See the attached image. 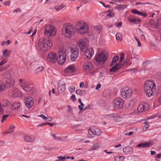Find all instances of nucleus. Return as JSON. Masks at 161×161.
I'll return each mask as SVG.
<instances>
[{
	"mask_svg": "<svg viewBox=\"0 0 161 161\" xmlns=\"http://www.w3.org/2000/svg\"><path fill=\"white\" fill-rule=\"evenodd\" d=\"M144 90L148 97H151L154 94L156 90V85L153 80L145 81L144 85Z\"/></svg>",
	"mask_w": 161,
	"mask_h": 161,
	"instance_id": "obj_1",
	"label": "nucleus"
},
{
	"mask_svg": "<svg viewBox=\"0 0 161 161\" xmlns=\"http://www.w3.org/2000/svg\"><path fill=\"white\" fill-rule=\"evenodd\" d=\"M75 33L74 26L71 24L66 23L63 25L61 34L64 37L70 38L74 35Z\"/></svg>",
	"mask_w": 161,
	"mask_h": 161,
	"instance_id": "obj_2",
	"label": "nucleus"
},
{
	"mask_svg": "<svg viewBox=\"0 0 161 161\" xmlns=\"http://www.w3.org/2000/svg\"><path fill=\"white\" fill-rule=\"evenodd\" d=\"M108 57V53L105 50L100 52L95 57L94 60L95 65L102 64L107 60Z\"/></svg>",
	"mask_w": 161,
	"mask_h": 161,
	"instance_id": "obj_3",
	"label": "nucleus"
},
{
	"mask_svg": "<svg viewBox=\"0 0 161 161\" xmlns=\"http://www.w3.org/2000/svg\"><path fill=\"white\" fill-rule=\"evenodd\" d=\"M52 45L53 43L51 40L43 38L39 40L38 46L41 51H45L49 49Z\"/></svg>",
	"mask_w": 161,
	"mask_h": 161,
	"instance_id": "obj_4",
	"label": "nucleus"
},
{
	"mask_svg": "<svg viewBox=\"0 0 161 161\" xmlns=\"http://www.w3.org/2000/svg\"><path fill=\"white\" fill-rule=\"evenodd\" d=\"M75 27L76 32L81 35L86 34L89 29L87 24L83 22H77Z\"/></svg>",
	"mask_w": 161,
	"mask_h": 161,
	"instance_id": "obj_5",
	"label": "nucleus"
},
{
	"mask_svg": "<svg viewBox=\"0 0 161 161\" xmlns=\"http://www.w3.org/2000/svg\"><path fill=\"white\" fill-rule=\"evenodd\" d=\"M56 32V29L53 26L48 25H45L44 34L47 36H53L55 35Z\"/></svg>",
	"mask_w": 161,
	"mask_h": 161,
	"instance_id": "obj_6",
	"label": "nucleus"
},
{
	"mask_svg": "<svg viewBox=\"0 0 161 161\" xmlns=\"http://www.w3.org/2000/svg\"><path fill=\"white\" fill-rule=\"evenodd\" d=\"M112 103L114 108L120 109L123 107L124 101L122 99L117 97L114 100Z\"/></svg>",
	"mask_w": 161,
	"mask_h": 161,
	"instance_id": "obj_7",
	"label": "nucleus"
},
{
	"mask_svg": "<svg viewBox=\"0 0 161 161\" xmlns=\"http://www.w3.org/2000/svg\"><path fill=\"white\" fill-rule=\"evenodd\" d=\"M24 100L25 105L27 108H31L34 105V99L32 97L30 96L25 97Z\"/></svg>",
	"mask_w": 161,
	"mask_h": 161,
	"instance_id": "obj_8",
	"label": "nucleus"
},
{
	"mask_svg": "<svg viewBox=\"0 0 161 161\" xmlns=\"http://www.w3.org/2000/svg\"><path fill=\"white\" fill-rule=\"evenodd\" d=\"M121 95L124 98H127L130 97L132 95L131 90L127 87L122 88L121 91Z\"/></svg>",
	"mask_w": 161,
	"mask_h": 161,
	"instance_id": "obj_9",
	"label": "nucleus"
},
{
	"mask_svg": "<svg viewBox=\"0 0 161 161\" xmlns=\"http://www.w3.org/2000/svg\"><path fill=\"white\" fill-rule=\"evenodd\" d=\"M84 58L86 60H90L94 54V49L89 48L84 50Z\"/></svg>",
	"mask_w": 161,
	"mask_h": 161,
	"instance_id": "obj_10",
	"label": "nucleus"
},
{
	"mask_svg": "<svg viewBox=\"0 0 161 161\" xmlns=\"http://www.w3.org/2000/svg\"><path fill=\"white\" fill-rule=\"evenodd\" d=\"M123 63L124 64H123L122 63L119 62L114 64L115 65L109 70H118L120 69H124V68L126 67L127 65V61L124 60Z\"/></svg>",
	"mask_w": 161,
	"mask_h": 161,
	"instance_id": "obj_11",
	"label": "nucleus"
},
{
	"mask_svg": "<svg viewBox=\"0 0 161 161\" xmlns=\"http://www.w3.org/2000/svg\"><path fill=\"white\" fill-rule=\"evenodd\" d=\"M66 58V54L65 53L62 52H60L57 57L56 61H58L60 65H62L65 62Z\"/></svg>",
	"mask_w": 161,
	"mask_h": 161,
	"instance_id": "obj_12",
	"label": "nucleus"
},
{
	"mask_svg": "<svg viewBox=\"0 0 161 161\" xmlns=\"http://www.w3.org/2000/svg\"><path fill=\"white\" fill-rule=\"evenodd\" d=\"M71 53L70 56V60L72 61H75L79 55V50L76 47L72 48L70 50Z\"/></svg>",
	"mask_w": 161,
	"mask_h": 161,
	"instance_id": "obj_13",
	"label": "nucleus"
},
{
	"mask_svg": "<svg viewBox=\"0 0 161 161\" xmlns=\"http://www.w3.org/2000/svg\"><path fill=\"white\" fill-rule=\"evenodd\" d=\"M86 40L85 38L79 39L77 42L76 46L81 50L84 51L86 45Z\"/></svg>",
	"mask_w": 161,
	"mask_h": 161,
	"instance_id": "obj_14",
	"label": "nucleus"
},
{
	"mask_svg": "<svg viewBox=\"0 0 161 161\" xmlns=\"http://www.w3.org/2000/svg\"><path fill=\"white\" fill-rule=\"evenodd\" d=\"M149 108V106L147 103H143L140 104L137 108L139 112H142L147 111Z\"/></svg>",
	"mask_w": 161,
	"mask_h": 161,
	"instance_id": "obj_15",
	"label": "nucleus"
},
{
	"mask_svg": "<svg viewBox=\"0 0 161 161\" xmlns=\"http://www.w3.org/2000/svg\"><path fill=\"white\" fill-rule=\"evenodd\" d=\"M47 58L48 61L55 63L57 60L56 54L54 52H50L47 55Z\"/></svg>",
	"mask_w": 161,
	"mask_h": 161,
	"instance_id": "obj_16",
	"label": "nucleus"
},
{
	"mask_svg": "<svg viewBox=\"0 0 161 161\" xmlns=\"http://www.w3.org/2000/svg\"><path fill=\"white\" fill-rule=\"evenodd\" d=\"M82 68L85 70H91L93 68V65L91 62H87L83 64Z\"/></svg>",
	"mask_w": 161,
	"mask_h": 161,
	"instance_id": "obj_17",
	"label": "nucleus"
},
{
	"mask_svg": "<svg viewBox=\"0 0 161 161\" xmlns=\"http://www.w3.org/2000/svg\"><path fill=\"white\" fill-rule=\"evenodd\" d=\"M65 89L66 85L64 83L61 82L58 83V90L59 92L64 91Z\"/></svg>",
	"mask_w": 161,
	"mask_h": 161,
	"instance_id": "obj_18",
	"label": "nucleus"
},
{
	"mask_svg": "<svg viewBox=\"0 0 161 161\" xmlns=\"http://www.w3.org/2000/svg\"><path fill=\"white\" fill-rule=\"evenodd\" d=\"M152 145V143L151 142H147L143 143H141L138 144L136 146V147H141L143 148H147L149 147Z\"/></svg>",
	"mask_w": 161,
	"mask_h": 161,
	"instance_id": "obj_19",
	"label": "nucleus"
},
{
	"mask_svg": "<svg viewBox=\"0 0 161 161\" xmlns=\"http://www.w3.org/2000/svg\"><path fill=\"white\" fill-rule=\"evenodd\" d=\"M123 151L127 154H131L133 152V149L130 147H126L123 148Z\"/></svg>",
	"mask_w": 161,
	"mask_h": 161,
	"instance_id": "obj_20",
	"label": "nucleus"
},
{
	"mask_svg": "<svg viewBox=\"0 0 161 161\" xmlns=\"http://www.w3.org/2000/svg\"><path fill=\"white\" fill-rule=\"evenodd\" d=\"M78 69V67L77 65L71 64L67 67L65 70H76Z\"/></svg>",
	"mask_w": 161,
	"mask_h": 161,
	"instance_id": "obj_21",
	"label": "nucleus"
},
{
	"mask_svg": "<svg viewBox=\"0 0 161 161\" xmlns=\"http://www.w3.org/2000/svg\"><path fill=\"white\" fill-rule=\"evenodd\" d=\"M33 87L34 86L33 84H29L26 83L23 89L26 91H30L33 88Z\"/></svg>",
	"mask_w": 161,
	"mask_h": 161,
	"instance_id": "obj_22",
	"label": "nucleus"
},
{
	"mask_svg": "<svg viewBox=\"0 0 161 161\" xmlns=\"http://www.w3.org/2000/svg\"><path fill=\"white\" fill-rule=\"evenodd\" d=\"M19 91L17 88L13 89L10 92V94L13 97H17L19 95Z\"/></svg>",
	"mask_w": 161,
	"mask_h": 161,
	"instance_id": "obj_23",
	"label": "nucleus"
},
{
	"mask_svg": "<svg viewBox=\"0 0 161 161\" xmlns=\"http://www.w3.org/2000/svg\"><path fill=\"white\" fill-rule=\"evenodd\" d=\"M92 129L95 135L100 136L102 133V131L96 127H93L92 128Z\"/></svg>",
	"mask_w": 161,
	"mask_h": 161,
	"instance_id": "obj_24",
	"label": "nucleus"
},
{
	"mask_svg": "<svg viewBox=\"0 0 161 161\" xmlns=\"http://www.w3.org/2000/svg\"><path fill=\"white\" fill-rule=\"evenodd\" d=\"M131 12L135 14H137L141 16H142L143 17L147 16V14L146 13L139 12L136 9H132L131 10Z\"/></svg>",
	"mask_w": 161,
	"mask_h": 161,
	"instance_id": "obj_25",
	"label": "nucleus"
},
{
	"mask_svg": "<svg viewBox=\"0 0 161 161\" xmlns=\"http://www.w3.org/2000/svg\"><path fill=\"white\" fill-rule=\"evenodd\" d=\"M119 59V56L117 55L115 56L112 59L111 62L110 64V66L111 67H112L114 64H116L117 61Z\"/></svg>",
	"mask_w": 161,
	"mask_h": 161,
	"instance_id": "obj_26",
	"label": "nucleus"
},
{
	"mask_svg": "<svg viewBox=\"0 0 161 161\" xmlns=\"http://www.w3.org/2000/svg\"><path fill=\"white\" fill-rule=\"evenodd\" d=\"M14 81L13 80L8 79L6 82V86L8 88L14 86Z\"/></svg>",
	"mask_w": 161,
	"mask_h": 161,
	"instance_id": "obj_27",
	"label": "nucleus"
},
{
	"mask_svg": "<svg viewBox=\"0 0 161 161\" xmlns=\"http://www.w3.org/2000/svg\"><path fill=\"white\" fill-rule=\"evenodd\" d=\"M74 71H61V74L65 76H71L73 75V72Z\"/></svg>",
	"mask_w": 161,
	"mask_h": 161,
	"instance_id": "obj_28",
	"label": "nucleus"
},
{
	"mask_svg": "<svg viewBox=\"0 0 161 161\" xmlns=\"http://www.w3.org/2000/svg\"><path fill=\"white\" fill-rule=\"evenodd\" d=\"M25 140L27 142H33L34 139L28 136H26L24 137Z\"/></svg>",
	"mask_w": 161,
	"mask_h": 161,
	"instance_id": "obj_29",
	"label": "nucleus"
},
{
	"mask_svg": "<svg viewBox=\"0 0 161 161\" xmlns=\"http://www.w3.org/2000/svg\"><path fill=\"white\" fill-rule=\"evenodd\" d=\"M20 103L18 102L14 103L12 105V108L13 109H17L20 106Z\"/></svg>",
	"mask_w": 161,
	"mask_h": 161,
	"instance_id": "obj_30",
	"label": "nucleus"
},
{
	"mask_svg": "<svg viewBox=\"0 0 161 161\" xmlns=\"http://www.w3.org/2000/svg\"><path fill=\"white\" fill-rule=\"evenodd\" d=\"M128 20L130 22L132 23H138L139 22H140L141 21V20L139 19H138L136 18L134 19H130V18L128 19Z\"/></svg>",
	"mask_w": 161,
	"mask_h": 161,
	"instance_id": "obj_31",
	"label": "nucleus"
},
{
	"mask_svg": "<svg viewBox=\"0 0 161 161\" xmlns=\"http://www.w3.org/2000/svg\"><path fill=\"white\" fill-rule=\"evenodd\" d=\"M135 102L134 100H131L129 102L128 108L130 109L134 107L135 104Z\"/></svg>",
	"mask_w": 161,
	"mask_h": 161,
	"instance_id": "obj_32",
	"label": "nucleus"
},
{
	"mask_svg": "<svg viewBox=\"0 0 161 161\" xmlns=\"http://www.w3.org/2000/svg\"><path fill=\"white\" fill-rule=\"evenodd\" d=\"M126 8V5H117L114 7V8L116 9H124Z\"/></svg>",
	"mask_w": 161,
	"mask_h": 161,
	"instance_id": "obj_33",
	"label": "nucleus"
},
{
	"mask_svg": "<svg viewBox=\"0 0 161 161\" xmlns=\"http://www.w3.org/2000/svg\"><path fill=\"white\" fill-rule=\"evenodd\" d=\"M99 147V146L98 143H97L96 144H94L92 147L89 149L88 150L89 151L94 150L98 148Z\"/></svg>",
	"mask_w": 161,
	"mask_h": 161,
	"instance_id": "obj_34",
	"label": "nucleus"
},
{
	"mask_svg": "<svg viewBox=\"0 0 161 161\" xmlns=\"http://www.w3.org/2000/svg\"><path fill=\"white\" fill-rule=\"evenodd\" d=\"M15 127L14 125H11L9 126L8 131H9L10 133H12L14 131Z\"/></svg>",
	"mask_w": 161,
	"mask_h": 161,
	"instance_id": "obj_35",
	"label": "nucleus"
},
{
	"mask_svg": "<svg viewBox=\"0 0 161 161\" xmlns=\"http://www.w3.org/2000/svg\"><path fill=\"white\" fill-rule=\"evenodd\" d=\"M3 105L4 107H7L10 105V103L7 100L5 99L3 101Z\"/></svg>",
	"mask_w": 161,
	"mask_h": 161,
	"instance_id": "obj_36",
	"label": "nucleus"
},
{
	"mask_svg": "<svg viewBox=\"0 0 161 161\" xmlns=\"http://www.w3.org/2000/svg\"><path fill=\"white\" fill-rule=\"evenodd\" d=\"M76 94H79L81 96L84 95L85 94V91L80 89H77L75 91Z\"/></svg>",
	"mask_w": 161,
	"mask_h": 161,
	"instance_id": "obj_37",
	"label": "nucleus"
},
{
	"mask_svg": "<svg viewBox=\"0 0 161 161\" xmlns=\"http://www.w3.org/2000/svg\"><path fill=\"white\" fill-rule=\"evenodd\" d=\"M19 85L23 89V87L26 83L25 82L24 80L22 79H20L19 80Z\"/></svg>",
	"mask_w": 161,
	"mask_h": 161,
	"instance_id": "obj_38",
	"label": "nucleus"
},
{
	"mask_svg": "<svg viewBox=\"0 0 161 161\" xmlns=\"http://www.w3.org/2000/svg\"><path fill=\"white\" fill-rule=\"evenodd\" d=\"M3 54L5 57L7 58L8 57L9 55V52L7 49H4L3 51Z\"/></svg>",
	"mask_w": 161,
	"mask_h": 161,
	"instance_id": "obj_39",
	"label": "nucleus"
},
{
	"mask_svg": "<svg viewBox=\"0 0 161 161\" xmlns=\"http://www.w3.org/2000/svg\"><path fill=\"white\" fill-rule=\"evenodd\" d=\"M93 135L94 134L93 132V130L92 128L90 129V130H89L88 136L89 137L92 138L93 136Z\"/></svg>",
	"mask_w": 161,
	"mask_h": 161,
	"instance_id": "obj_40",
	"label": "nucleus"
},
{
	"mask_svg": "<svg viewBox=\"0 0 161 161\" xmlns=\"http://www.w3.org/2000/svg\"><path fill=\"white\" fill-rule=\"evenodd\" d=\"M6 88V86L0 81V92L4 91Z\"/></svg>",
	"mask_w": 161,
	"mask_h": 161,
	"instance_id": "obj_41",
	"label": "nucleus"
},
{
	"mask_svg": "<svg viewBox=\"0 0 161 161\" xmlns=\"http://www.w3.org/2000/svg\"><path fill=\"white\" fill-rule=\"evenodd\" d=\"M116 37L117 40H121L122 38V35L120 33H118L116 35Z\"/></svg>",
	"mask_w": 161,
	"mask_h": 161,
	"instance_id": "obj_42",
	"label": "nucleus"
},
{
	"mask_svg": "<svg viewBox=\"0 0 161 161\" xmlns=\"http://www.w3.org/2000/svg\"><path fill=\"white\" fill-rule=\"evenodd\" d=\"M108 13L107 14V16H108L113 17H114L115 15L114 13L110 10H109L108 11Z\"/></svg>",
	"mask_w": 161,
	"mask_h": 161,
	"instance_id": "obj_43",
	"label": "nucleus"
},
{
	"mask_svg": "<svg viewBox=\"0 0 161 161\" xmlns=\"http://www.w3.org/2000/svg\"><path fill=\"white\" fill-rule=\"evenodd\" d=\"M5 108L7 109L6 111L7 113H10L11 112L12 108L10 105L8 106H7Z\"/></svg>",
	"mask_w": 161,
	"mask_h": 161,
	"instance_id": "obj_44",
	"label": "nucleus"
},
{
	"mask_svg": "<svg viewBox=\"0 0 161 161\" xmlns=\"http://www.w3.org/2000/svg\"><path fill=\"white\" fill-rule=\"evenodd\" d=\"M9 116L8 114H7L5 115H3L2 117V119L1 120V121L2 123H3L4 121H5L6 119V118Z\"/></svg>",
	"mask_w": 161,
	"mask_h": 161,
	"instance_id": "obj_45",
	"label": "nucleus"
},
{
	"mask_svg": "<svg viewBox=\"0 0 161 161\" xmlns=\"http://www.w3.org/2000/svg\"><path fill=\"white\" fill-rule=\"evenodd\" d=\"M64 8V6L61 5L59 6H56L55 7V9L56 11L60 10Z\"/></svg>",
	"mask_w": 161,
	"mask_h": 161,
	"instance_id": "obj_46",
	"label": "nucleus"
},
{
	"mask_svg": "<svg viewBox=\"0 0 161 161\" xmlns=\"http://www.w3.org/2000/svg\"><path fill=\"white\" fill-rule=\"evenodd\" d=\"M75 87L74 86H72L70 87L69 89V90L71 93H72L75 91Z\"/></svg>",
	"mask_w": 161,
	"mask_h": 161,
	"instance_id": "obj_47",
	"label": "nucleus"
},
{
	"mask_svg": "<svg viewBox=\"0 0 161 161\" xmlns=\"http://www.w3.org/2000/svg\"><path fill=\"white\" fill-rule=\"evenodd\" d=\"M52 136L54 137V139L56 140H60L61 138L59 137L56 136L55 134H52Z\"/></svg>",
	"mask_w": 161,
	"mask_h": 161,
	"instance_id": "obj_48",
	"label": "nucleus"
},
{
	"mask_svg": "<svg viewBox=\"0 0 161 161\" xmlns=\"http://www.w3.org/2000/svg\"><path fill=\"white\" fill-rule=\"evenodd\" d=\"M48 125L50 126H52L54 125V124L53 123H44L42 125H38V126H42V125Z\"/></svg>",
	"mask_w": 161,
	"mask_h": 161,
	"instance_id": "obj_49",
	"label": "nucleus"
},
{
	"mask_svg": "<svg viewBox=\"0 0 161 161\" xmlns=\"http://www.w3.org/2000/svg\"><path fill=\"white\" fill-rule=\"evenodd\" d=\"M135 39L136 40L137 42L138 46L139 47H140L141 46V43L139 41L138 39L136 37H135Z\"/></svg>",
	"mask_w": 161,
	"mask_h": 161,
	"instance_id": "obj_50",
	"label": "nucleus"
},
{
	"mask_svg": "<svg viewBox=\"0 0 161 161\" xmlns=\"http://www.w3.org/2000/svg\"><path fill=\"white\" fill-rule=\"evenodd\" d=\"M11 3V2L10 1H7L5 2L3 4L5 5L6 6H9Z\"/></svg>",
	"mask_w": 161,
	"mask_h": 161,
	"instance_id": "obj_51",
	"label": "nucleus"
},
{
	"mask_svg": "<svg viewBox=\"0 0 161 161\" xmlns=\"http://www.w3.org/2000/svg\"><path fill=\"white\" fill-rule=\"evenodd\" d=\"M124 57V54H123V53H122L120 55L119 62L122 63V62L123 61V60Z\"/></svg>",
	"mask_w": 161,
	"mask_h": 161,
	"instance_id": "obj_52",
	"label": "nucleus"
},
{
	"mask_svg": "<svg viewBox=\"0 0 161 161\" xmlns=\"http://www.w3.org/2000/svg\"><path fill=\"white\" fill-rule=\"evenodd\" d=\"M70 98L72 101L73 102H75L76 100L75 95L74 94H73L72 95L71 97Z\"/></svg>",
	"mask_w": 161,
	"mask_h": 161,
	"instance_id": "obj_53",
	"label": "nucleus"
},
{
	"mask_svg": "<svg viewBox=\"0 0 161 161\" xmlns=\"http://www.w3.org/2000/svg\"><path fill=\"white\" fill-rule=\"evenodd\" d=\"M59 159L62 160L63 161L64 160H65L66 158L65 157H63L62 156H59L57 157Z\"/></svg>",
	"mask_w": 161,
	"mask_h": 161,
	"instance_id": "obj_54",
	"label": "nucleus"
},
{
	"mask_svg": "<svg viewBox=\"0 0 161 161\" xmlns=\"http://www.w3.org/2000/svg\"><path fill=\"white\" fill-rule=\"evenodd\" d=\"M38 116L44 119H47V118L43 114H41L40 115H38Z\"/></svg>",
	"mask_w": 161,
	"mask_h": 161,
	"instance_id": "obj_55",
	"label": "nucleus"
},
{
	"mask_svg": "<svg viewBox=\"0 0 161 161\" xmlns=\"http://www.w3.org/2000/svg\"><path fill=\"white\" fill-rule=\"evenodd\" d=\"M52 93L55 94L57 96H58L59 95V92L55 93V90L54 88H53L52 90Z\"/></svg>",
	"mask_w": 161,
	"mask_h": 161,
	"instance_id": "obj_56",
	"label": "nucleus"
},
{
	"mask_svg": "<svg viewBox=\"0 0 161 161\" xmlns=\"http://www.w3.org/2000/svg\"><path fill=\"white\" fill-rule=\"evenodd\" d=\"M78 102L80 103V105L82 106V107H84L85 106V105L82 103L80 99H79L78 100Z\"/></svg>",
	"mask_w": 161,
	"mask_h": 161,
	"instance_id": "obj_57",
	"label": "nucleus"
},
{
	"mask_svg": "<svg viewBox=\"0 0 161 161\" xmlns=\"http://www.w3.org/2000/svg\"><path fill=\"white\" fill-rule=\"evenodd\" d=\"M44 69V67L43 66H41L38 67L37 69L38 70H42Z\"/></svg>",
	"mask_w": 161,
	"mask_h": 161,
	"instance_id": "obj_58",
	"label": "nucleus"
},
{
	"mask_svg": "<svg viewBox=\"0 0 161 161\" xmlns=\"http://www.w3.org/2000/svg\"><path fill=\"white\" fill-rule=\"evenodd\" d=\"M101 87V85L100 84H98L97 86H96V89L97 90H98L99 88H100V87Z\"/></svg>",
	"mask_w": 161,
	"mask_h": 161,
	"instance_id": "obj_59",
	"label": "nucleus"
},
{
	"mask_svg": "<svg viewBox=\"0 0 161 161\" xmlns=\"http://www.w3.org/2000/svg\"><path fill=\"white\" fill-rule=\"evenodd\" d=\"M100 3H102L103 5L106 8H110V5H105L104 4V3H102V2H100Z\"/></svg>",
	"mask_w": 161,
	"mask_h": 161,
	"instance_id": "obj_60",
	"label": "nucleus"
},
{
	"mask_svg": "<svg viewBox=\"0 0 161 161\" xmlns=\"http://www.w3.org/2000/svg\"><path fill=\"white\" fill-rule=\"evenodd\" d=\"M149 23L151 25H154L155 23L154 21L153 20H152V19H151L150 21L149 22Z\"/></svg>",
	"mask_w": 161,
	"mask_h": 161,
	"instance_id": "obj_61",
	"label": "nucleus"
},
{
	"mask_svg": "<svg viewBox=\"0 0 161 161\" xmlns=\"http://www.w3.org/2000/svg\"><path fill=\"white\" fill-rule=\"evenodd\" d=\"M122 25V22H120L117 25V26L118 28H119Z\"/></svg>",
	"mask_w": 161,
	"mask_h": 161,
	"instance_id": "obj_62",
	"label": "nucleus"
},
{
	"mask_svg": "<svg viewBox=\"0 0 161 161\" xmlns=\"http://www.w3.org/2000/svg\"><path fill=\"white\" fill-rule=\"evenodd\" d=\"M68 107L69 108L68 111V112H71L72 111V109L70 107L69 105H68Z\"/></svg>",
	"mask_w": 161,
	"mask_h": 161,
	"instance_id": "obj_63",
	"label": "nucleus"
},
{
	"mask_svg": "<svg viewBox=\"0 0 161 161\" xmlns=\"http://www.w3.org/2000/svg\"><path fill=\"white\" fill-rule=\"evenodd\" d=\"M120 158H121V157L120 156H119V157H116L115 158V161H120L119 160Z\"/></svg>",
	"mask_w": 161,
	"mask_h": 161,
	"instance_id": "obj_64",
	"label": "nucleus"
}]
</instances>
